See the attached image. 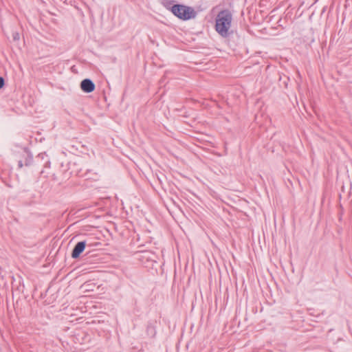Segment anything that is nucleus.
I'll list each match as a JSON object with an SVG mask.
<instances>
[{"mask_svg":"<svg viewBox=\"0 0 352 352\" xmlns=\"http://www.w3.org/2000/svg\"><path fill=\"white\" fill-rule=\"evenodd\" d=\"M13 39L14 41H18L19 40V34L18 32H14L13 34Z\"/></svg>","mask_w":352,"mask_h":352,"instance_id":"nucleus-7","label":"nucleus"},{"mask_svg":"<svg viewBox=\"0 0 352 352\" xmlns=\"http://www.w3.org/2000/svg\"><path fill=\"white\" fill-rule=\"evenodd\" d=\"M5 85L4 78L0 76V89L3 88Z\"/></svg>","mask_w":352,"mask_h":352,"instance_id":"nucleus-6","label":"nucleus"},{"mask_svg":"<svg viewBox=\"0 0 352 352\" xmlns=\"http://www.w3.org/2000/svg\"><path fill=\"white\" fill-rule=\"evenodd\" d=\"M80 88L85 93H91L94 91L96 86L91 80L85 78L81 81Z\"/></svg>","mask_w":352,"mask_h":352,"instance_id":"nucleus-4","label":"nucleus"},{"mask_svg":"<svg viewBox=\"0 0 352 352\" xmlns=\"http://www.w3.org/2000/svg\"><path fill=\"white\" fill-rule=\"evenodd\" d=\"M86 245L85 241L78 242L72 252V257L73 258H78L81 253L85 250Z\"/></svg>","mask_w":352,"mask_h":352,"instance_id":"nucleus-3","label":"nucleus"},{"mask_svg":"<svg viewBox=\"0 0 352 352\" xmlns=\"http://www.w3.org/2000/svg\"><path fill=\"white\" fill-rule=\"evenodd\" d=\"M50 162L49 161L46 162L45 167H50Z\"/></svg>","mask_w":352,"mask_h":352,"instance_id":"nucleus-9","label":"nucleus"},{"mask_svg":"<svg viewBox=\"0 0 352 352\" xmlns=\"http://www.w3.org/2000/svg\"><path fill=\"white\" fill-rule=\"evenodd\" d=\"M25 164H24L23 160H21L18 162V166L19 168H21Z\"/></svg>","mask_w":352,"mask_h":352,"instance_id":"nucleus-8","label":"nucleus"},{"mask_svg":"<svg viewBox=\"0 0 352 352\" xmlns=\"http://www.w3.org/2000/svg\"><path fill=\"white\" fill-rule=\"evenodd\" d=\"M45 154H43V153H41L38 155V157H41L42 159H43V156H44Z\"/></svg>","mask_w":352,"mask_h":352,"instance_id":"nucleus-11","label":"nucleus"},{"mask_svg":"<svg viewBox=\"0 0 352 352\" xmlns=\"http://www.w3.org/2000/svg\"><path fill=\"white\" fill-rule=\"evenodd\" d=\"M76 174H77L78 176H80V177L83 176V175H82V174H81V173H80V170H78V171L76 173Z\"/></svg>","mask_w":352,"mask_h":352,"instance_id":"nucleus-10","label":"nucleus"},{"mask_svg":"<svg viewBox=\"0 0 352 352\" xmlns=\"http://www.w3.org/2000/svg\"><path fill=\"white\" fill-rule=\"evenodd\" d=\"M170 10L175 16L183 21L194 19L197 15L192 8L182 4L173 5Z\"/></svg>","mask_w":352,"mask_h":352,"instance_id":"nucleus-2","label":"nucleus"},{"mask_svg":"<svg viewBox=\"0 0 352 352\" xmlns=\"http://www.w3.org/2000/svg\"><path fill=\"white\" fill-rule=\"evenodd\" d=\"M232 15L229 10L220 11L216 17L215 30L224 38L228 37L232 32H230Z\"/></svg>","mask_w":352,"mask_h":352,"instance_id":"nucleus-1","label":"nucleus"},{"mask_svg":"<svg viewBox=\"0 0 352 352\" xmlns=\"http://www.w3.org/2000/svg\"><path fill=\"white\" fill-rule=\"evenodd\" d=\"M24 160L23 161L25 166H29L32 164L33 155L29 151H25V155L23 157Z\"/></svg>","mask_w":352,"mask_h":352,"instance_id":"nucleus-5","label":"nucleus"}]
</instances>
